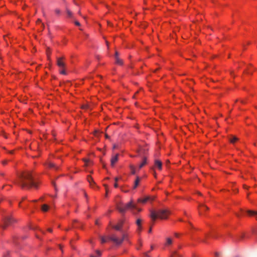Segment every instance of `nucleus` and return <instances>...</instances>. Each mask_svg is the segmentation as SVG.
<instances>
[{"label": "nucleus", "instance_id": "obj_1", "mask_svg": "<svg viewBox=\"0 0 257 257\" xmlns=\"http://www.w3.org/2000/svg\"><path fill=\"white\" fill-rule=\"evenodd\" d=\"M20 182L19 184L23 188L27 187L30 188L32 187L37 188V185L33 180V178L30 172L23 173L19 176Z\"/></svg>", "mask_w": 257, "mask_h": 257}, {"label": "nucleus", "instance_id": "obj_2", "mask_svg": "<svg viewBox=\"0 0 257 257\" xmlns=\"http://www.w3.org/2000/svg\"><path fill=\"white\" fill-rule=\"evenodd\" d=\"M170 213V211L166 209H159L157 211L151 210L150 217L154 221L157 218L161 219H166Z\"/></svg>", "mask_w": 257, "mask_h": 257}, {"label": "nucleus", "instance_id": "obj_3", "mask_svg": "<svg viewBox=\"0 0 257 257\" xmlns=\"http://www.w3.org/2000/svg\"><path fill=\"white\" fill-rule=\"evenodd\" d=\"M116 208L121 213H124L127 210L131 209L137 210L139 212L141 211V209L139 208L136 204L133 203L132 200L125 205L120 203V204H117Z\"/></svg>", "mask_w": 257, "mask_h": 257}, {"label": "nucleus", "instance_id": "obj_4", "mask_svg": "<svg viewBox=\"0 0 257 257\" xmlns=\"http://www.w3.org/2000/svg\"><path fill=\"white\" fill-rule=\"evenodd\" d=\"M126 237V235L124 233H122L121 238H118L115 234H112L111 236H108V238L112 241L116 245H118L122 243Z\"/></svg>", "mask_w": 257, "mask_h": 257}, {"label": "nucleus", "instance_id": "obj_5", "mask_svg": "<svg viewBox=\"0 0 257 257\" xmlns=\"http://www.w3.org/2000/svg\"><path fill=\"white\" fill-rule=\"evenodd\" d=\"M4 224L2 225L3 229H6L8 226L12 225L17 222V220L11 216H8L5 217L3 219Z\"/></svg>", "mask_w": 257, "mask_h": 257}, {"label": "nucleus", "instance_id": "obj_6", "mask_svg": "<svg viewBox=\"0 0 257 257\" xmlns=\"http://www.w3.org/2000/svg\"><path fill=\"white\" fill-rule=\"evenodd\" d=\"M155 199L154 196H146L144 198H139L138 200L139 203H142L143 204L146 203L147 201H153Z\"/></svg>", "mask_w": 257, "mask_h": 257}, {"label": "nucleus", "instance_id": "obj_7", "mask_svg": "<svg viewBox=\"0 0 257 257\" xmlns=\"http://www.w3.org/2000/svg\"><path fill=\"white\" fill-rule=\"evenodd\" d=\"M123 223L124 221L123 220L120 219L118 220L117 224L111 225V226L113 229L118 231H121V228Z\"/></svg>", "mask_w": 257, "mask_h": 257}, {"label": "nucleus", "instance_id": "obj_8", "mask_svg": "<svg viewBox=\"0 0 257 257\" xmlns=\"http://www.w3.org/2000/svg\"><path fill=\"white\" fill-rule=\"evenodd\" d=\"M64 59V57H63L57 58V64L61 68H64L65 66V64L63 61Z\"/></svg>", "mask_w": 257, "mask_h": 257}, {"label": "nucleus", "instance_id": "obj_9", "mask_svg": "<svg viewBox=\"0 0 257 257\" xmlns=\"http://www.w3.org/2000/svg\"><path fill=\"white\" fill-rule=\"evenodd\" d=\"M119 53L117 51H115V54H114V58L115 60V63L121 65L123 64V61L122 60L120 59L118 57Z\"/></svg>", "mask_w": 257, "mask_h": 257}, {"label": "nucleus", "instance_id": "obj_10", "mask_svg": "<svg viewBox=\"0 0 257 257\" xmlns=\"http://www.w3.org/2000/svg\"><path fill=\"white\" fill-rule=\"evenodd\" d=\"M45 165L47 166L49 168L51 169H54L55 170H58L59 167L57 166L55 164L51 162H48L45 164Z\"/></svg>", "mask_w": 257, "mask_h": 257}, {"label": "nucleus", "instance_id": "obj_11", "mask_svg": "<svg viewBox=\"0 0 257 257\" xmlns=\"http://www.w3.org/2000/svg\"><path fill=\"white\" fill-rule=\"evenodd\" d=\"M118 154H116L111 159V165L113 166L115 163L118 161Z\"/></svg>", "mask_w": 257, "mask_h": 257}, {"label": "nucleus", "instance_id": "obj_12", "mask_svg": "<svg viewBox=\"0 0 257 257\" xmlns=\"http://www.w3.org/2000/svg\"><path fill=\"white\" fill-rule=\"evenodd\" d=\"M87 181L89 183L91 187H93V186L95 185V182L94 181L93 178L90 176H88L87 177Z\"/></svg>", "mask_w": 257, "mask_h": 257}, {"label": "nucleus", "instance_id": "obj_13", "mask_svg": "<svg viewBox=\"0 0 257 257\" xmlns=\"http://www.w3.org/2000/svg\"><path fill=\"white\" fill-rule=\"evenodd\" d=\"M155 165L158 167L159 170H162V163L160 160H155Z\"/></svg>", "mask_w": 257, "mask_h": 257}, {"label": "nucleus", "instance_id": "obj_14", "mask_svg": "<svg viewBox=\"0 0 257 257\" xmlns=\"http://www.w3.org/2000/svg\"><path fill=\"white\" fill-rule=\"evenodd\" d=\"M147 163V159L145 157L143 159L142 163L139 165V169L143 168Z\"/></svg>", "mask_w": 257, "mask_h": 257}, {"label": "nucleus", "instance_id": "obj_15", "mask_svg": "<svg viewBox=\"0 0 257 257\" xmlns=\"http://www.w3.org/2000/svg\"><path fill=\"white\" fill-rule=\"evenodd\" d=\"M238 140V138L235 136H231L229 138V141L231 143L234 144L235 142H236Z\"/></svg>", "mask_w": 257, "mask_h": 257}, {"label": "nucleus", "instance_id": "obj_16", "mask_svg": "<svg viewBox=\"0 0 257 257\" xmlns=\"http://www.w3.org/2000/svg\"><path fill=\"white\" fill-rule=\"evenodd\" d=\"M140 181V178L139 177H137L135 181L134 186V189L138 187V186L139 184Z\"/></svg>", "mask_w": 257, "mask_h": 257}, {"label": "nucleus", "instance_id": "obj_17", "mask_svg": "<svg viewBox=\"0 0 257 257\" xmlns=\"http://www.w3.org/2000/svg\"><path fill=\"white\" fill-rule=\"evenodd\" d=\"M49 206L47 204H43L42 206V210L44 212H46L49 209Z\"/></svg>", "mask_w": 257, "mask_h": 257}, {"label": "nucleus", "instance_id": "obj_18", "mask_svg": "<svg viewBox=\"0 0 257 257\" xmlns=\"http://www.w3.org/2000/svg\"><path fill=\"white\" fill-rule=\"evenodd\" d=\"M141 222H142V220L141 219H138L137 220L136 223H137V225L138 226L139 230L140 231L141 229Z\"/></svg>", "mask_w": 257, "mask_h": 257}, {"label": "nucleus", "instance_id": "obj_19", "mask_svg": "<svg viewBox=\"0 0 257 257\" xmlns=\"http://www.w3.org/2000/svg\"><path fill=\"white\" fill-rule=\"evenodd\" d=\"M130 169L131 170V173L133 175L135 174L136 173V169H135V167L132 165H131L130 166Z\"/></svg>", "mask_w": 257, "mask_h": 257}, {"label": "nucleus", "instance_id": "obj_20", "mask_svg": "<svg viewBox=\"0 0 257 257\" xmlns=\"http://www.w3.org/2000/svg\"><path fill=\"white\" fill-rule=\"evenodd\" d=\"M37 25H40L42 27V29L43 30L44 28V25L43 23H42L41 20L40 19H38L37 21Z\"/></svg>", "mask_w": 257, "mask_h": 257}, {"label": "nucleus", "instance_id": "obj_21", "mask_svg": "<svg viewBox=\"0 0 257 257\" xmlns=\"http://www.w3.org/2000/svg\"><path fill=\"white\" fill-rule=\"evenodd\" d=\"M247 212L250 215H257V211L247 210Z\"/></svg>", "mask_w": 257, "mask_h": 257}, {"label": "nucleus", "instance_id": "obj_22", "mask_svg": "<svg viewBox=\"0 0 257 257\" xmlns=\"http://www.w3.org/2000/svg\"><path fill=\"white\" fill-rule=\"evenodd\" d=\"M166 241V244L167 245L171 244L172 243V240L171 238H167Z\"/></svg>", "mask_w": 257, "mask_h": 257}, {"label": "nucleus", "instance_id": "obj_23", "mask_svg": "<svg viewBox=\"0 0 257 257\" xmlns=\"http://www.w3.org/2000/svg\"><path fill=\"white\" fill-rule=\"evenodd\" d=\"M54 12L58 16H59L61 14V10L60 9H55Z\"/></svg>", "mask_w": 257, "mask_h": 257}, {"label": "nucleus", "instance_id": "obj_24", "mask_svg": "<svg viewBox=\"0 0 257 257\" xmlns=\"http://www.w3.org/2000/svg\"><path fill=\"white\" fill-rule=\"evenodd\" d=\"M66 13L69 17H72V13L69 10L66 9Z\"/></svg>", "mask_w": 257, "mask_h": 257}, {"label": "nucleus", "instance_id": "obj_25", "mask_svg": "<svg viewBox=\"0 0 257 257\" xmlns=\"http://www.w3.org/2000/svg\"><path fill=\"white\" fill-rule=\"evenodd\" d=\"M83 161L85 162V165L87 166L89 165V163L90 162L89 160L86 159H83Z\"/></svg>", "mask_w": 257, "mask_h": 257}, {"label": "nucleus", "instance_id": "obj_26", "mask_svg": "<svg viewBox=\"0 0 257 257\" xmlns=\"http://www.w3.org/2000/svg\"><path fill=\"white\" fill-rule=\"evenodd\" d=\"M101 242L102 243H104L106 242V238L103 236H101Z\"/></svg>", "mask_w": 257, "mask_h": 257}, {"label": "nucleus", "instance_id": "obj_27", "mask_svg": "<svg viewBox=\"0 0 257 257\" xmlns=\"http://www.w3.org/2000/svg\"><path fill=\"white\" fill-rule=\"evenodd\" d=\"M50 53H51L50 50L49 48H48L47 49V54L48 56V57L50 56Z\"/></svg>", "mask_w": 257, "mask_h": 257}, {"label": "nucleus", "instance_id": "obj_28", "mask_svg": "<svg viewBox=\"0 0 257 257\" xmlns=\"http://www.w3.org/2000/svg\"><path fill=\"white\" fill-rule=\"evenodd\" d=\"M200 206H201L203 208L205 209L206 210H208L209 209V208L207 206L204 205H200Z\"/></svg>", "mask_w": 257, "mask_h": 257}, {"label": "nucleus", "instance_id": "obj_29", "mask_svg": "<svg viewBox=\"0 0 257 257\" xmlns=\"http://www.w3.org/2000/svg\"><path fill=\"white\" fill-rule=\"evenodd\" d=\"M75 24L76 25V26H80V24L79 22L78 21H75Z\"/></svg>", "mask_w": 257, "mask_h": 257}, {"label": "nucleus", "instance_id": "obj_30", "mask_svg": "<svg viewBox=\"0 0 257 257\" xmlns=\"http://www.w3.org/2000/svg\"><path fill=\"white\" fill-rule=\"evenodd\" d=\"M60 73L62 74H66V72L64 70H62L60 71Z\"/></svg>", "mask_w": 257, "mask_h": 257}, {"label": "nucleus", "instance_id": "obj_31", "mask_svg": "<svg viewBox=\"0 0 257 257\" xmlns=\"http://www.w3.org/2000/svg\"><path fill=\"white\" fill-rule=\"evenodd\" d=\"M96 252L98 254V255L100 256L101 255V253L99 250H96Z\"/></svg>", "mask_w": 257, "mask_h": 257}, {"label": "nucleus", "instance_id": "obj_32", "mask_svg": "<svg viewBox=\"0 0 257 257\" xmlns=\"http://www.w3.org/2000/svg\"><path fill=\"white\" fill-rule=\"evenodd\" d=\"M84 109H85V108H87L88 107V105H84L82 106V107Z\"/></svg>", "mask_w": 257, "mask_h": 257}, {"label": "nucleus", "instance_id": "obj_33", "mask_svg": "<svg viewBox=\"0 0 257 257\" xmlns=\"http://www.w3.org/2000/svg\"><path fill=\"white\" fill-rule=\"evenodd\" d=\"M148 253H149V252H147L144 253V255H145V256L149 257V256L148 255Z\"/></svg>", "mask_w": 257, "mask_h": 257}, {"label": "nucleus", "instance_id": "obj_34", "mask_svg": "<svg viewBox=\"0 0 257 257\" xmlns=\"http://www.w3.org/2000/svg\"><path fill=\"white\" fill-rule=\"evenodd\" d=\"M104 186L105 187V188H106V194H105V195H107V186L106 185H104Z\"/></svg>", "mask_w": 257, "mask_h": 257}, {"label": "nucleus", "instance_id": "obj_35", "mask_svg": "<svg viewBox=\"0 0 257 257\" xmlns=\"http://www.w3.org/2000/svg\"><path fill=\"white\" fill-rule=\"evenodd\" d=\"M114 186L115 188L118 187V184L115 182V183L114 184Z\"/></svg>", "mask_w": 257, "mask_h": 257}, {"label": "nucleus", "instance_id": "obj_36", "mask_svg": "<svg viewBox=\"0 0 257 257\" xmlns=\"http://www.w3.org/2000/svg\"><path fill=\"white\" fill-rule=\"evenodd\" d=\"M7 163V161H4L3 162V164L4 165H6Z\"/></svg>", "mask_w": 257, "mask_h": 257}, {"label": "nucleus", "instance_id": "obj_37", "mask_svg": "<svg viewBox=\"0 0 257 257\" xmlns=\"http://www.w3.org/2000/svg\"><path fill=\"white\" fill-rule=\"evenodd\" d=\"M48 231H49V232H52V229L51 228H49V229H48Z\"/></svg>", "mask_w": 257, "mask_h": 257}, {"label": "nucleus", "instance_id": "obj_38", "mask_svg": "<svg viewBox=\"0 0 257 257\" xmlns=\"http://www.w3.org/2000/svg\"><path fill=\"white\" fill-rule=\"evenodd\" d=\"M219 253L218 252H216L215 253V255H216V256H219Z\"/></svg>", "mask_w": 257, "mask_h": 257}, {"label": "nucleus", "instance_id": "obj_39", "mask_svg": "<svg viewBox=\"0 0 257 257\" xmlns=\"http://www.w3.org/2000/svg\"><path fill=\"white\" fill-rule=\"evenodd\" d=\"M105 138L107 139H108L109 138V136L107 134H105Z\"/></svg>", "mask_w": 257, "mask_h": 257}, {"label": "nucleus", "instance_id": "obj_40", "mask_svg": "<svg viewBox=\"0 0 257 257\" xmlns=\"http://www.w3.org/2000/svg\"><path fill=\"white\" fill-rule=\"evenodd\" d=\"M175 236H176V237H178V236H179V234H178L177 233H175Z\"/></svg>", "mask_w": 257, "mask_h": 257}, {"label": "nucleus", "instance_id": "obj_41", "mask_svg": "<svg viewBox=\"0 0 257 257\" xmlns=\"http://www.w3.org/2000/svg\"><path fill=\"white\" fill-rule=\"evenodd\" d=\"M151 231H152V228H151H151H150V229L149 230V233H151Z\"/></svg>", "mask_w": 257, "mask_h": 257}, {"label": "nucleus", "instance_id": "obj_42", "mask_svg": "<svg viewBox=\"0 0 257 257\" xmlns=\"http://www.w3.org/2000/svg\"><path fill=\"white\" fill-rule=\"evenodd\" d=\"M116 147H116V145H114L113 146V148L114 149L116 148Z\"/></svg>", "mask_w": 257, "mask_h": 257}, {"label": "nucleus", "instance_id": "obj_43", "mask_svg": "<svg viewBox=\"0 0 257 257\" xmlns=\"http://www.w3.org/2000/svg\"><path fill=\"white\" fill-rule=\"evenodd\" d=\"M98 133V132L97 131H95L94 132V134H95V135L96 136V134Z\"/></svg>", "mask_w": 257, "mask_h": 257}, {"label": "nucleus", "instance_id": "obj_44", "mask_svg": "<svg viewBox=\"0 0 257 257\" xmlns=\"http://www.w3.org/2000/svg\"><path fill=\"white\" fill-rule=\"evenodd\" d=\"M154 176H155V177H156V173L155 172H154Z\"/></svg>", "mask_w": 257, "mask_h": 257}, {"label": "nucleus", "instance_id": "obj_45", "mask_svg": "<svg viewBox=\"0 0 257 257\" xmlns=\"http://www.w3.org/2000/svg\"><path fill=\"white\" fill-rule=\"evenodd\" d=\"M151 250L153 249V245H152V246H151Z\"/></svg>", "mask_w": 257, "mask_h": 257}, {"label": "nucleus", "instance_id": "obj_46", "mask_svg": "<svg viewBox=\"0 0 257 257\" xmlns=\"http://www.w3.org/2000/svg\"><path fill=\"white\" fill-rule=\"evenodd\" d=\"M117 180H118V179H117V178H115V182H116Z\"/></svg>", "mask_w": 257, "mask_h": 257}, {"label": "nucleus", "instance_id": "obj_47", "mask_svg": "<svg viewBox=\"0 0 257 257\" xmlns=\"http://www.w3.org/2000/svg\"><path fill=\"white\" fill-rule=\"evenodd\" d=\"M98 221H97V220H96V221H95V224H98Z\"/></svg>", "mask_w": 257, "mask_h": 257}, {"label": "nucleus", "instance_id": "obj_48", "mask_svg": "<svg viewBox=\"0 0 257 257\" xmlns=\"http://www.w3.org/2000/svg\"><path fill=\"white\" fill-rule=\"evenodd\" d=\"M244 188H247V186H246L245 185H244Z\"/></svg>", "mask_w": 257, "mask_h": 257}, {"label": "nucleus", "instance_id": "obj_49", "mask_svg": "<svg viewBox=\"0 0 257 257\" xmlns=\"http://www.w3.org/2000/svg\"><path fill=\"white\" fill-rule=\"evenodd\" d=\"M0 174H1V175H2V176H3V175H4V173H0Z\"/></svg>", "mask_w": 257, "mask_h": 257}, {"label": "nucleus", "instance_id": "obj_50", "mask_svg": "<svg viewBox=\"0 0 257 257\" xmlns=\"http://www.w3.org/2000/svg\"><path fill=\"white\" fill-rule=\"evenodd\" d=\"M144 3L146 4V2L145 1H144Z\"/></svg>", "mask_w": 257, "mask_h": 257}, {"label": "nucleus", "instance_id": "obj_51", "mask_svg": "<svg viewBox=\"0 0 257 257\" xmlns=\"http://www.w3.org/2000/svg\"><path fill=\"white\" fill-rule=\"evenodd\" d=\"M169 163V161H167V163Z\"/></svg>", "mask_w": 257, "mask_h": 257}, {"label": "nucleus", "instance_id": "obj_52", "mask_svg": "<svg viewBox=\"0 0 257 257\" xmlns=\"http://www.w3.org/2000/svg\"><path fill=\"white\" fill-rule=\"evenodd\" d=\"M169 163V161H167V163Z\"/></svg>", "mask_w": 257, "mask_h": 257}, {"label": "nucleus", "instance_id": "obj_53", "mask_svg": "<svg viewBox=\"0 0 257 257\" xmlns=\"http://www.w3.org/2000/svg\"><path fill=\"white\" fill-rule=\"evenodd\" d=\"M68 230H69V229H68V228H66V230H67V231Z\"/></svg>", "mask_w": 257, "mask_h": 257}, {"label": "nucleus", "instance_id": "obj_54", "mask_svg": "<svg viewBox=\"0 0 257 257\" xmlns=\"http://www.w3.org/2000/svg\"><path fill=\"white\" fill-rule=\"evenodd\" d=\"M171 257H173V254H172Z\"/></svg>", "mask_w": 257, "mask_h": 257}, {"label": "nucleus", "instance_id": "obj_55", "mask_svg": "<svg viewBox=\"0 0 257 257\" xmlns=\"http://www.w3.org/2000/svg\"><path fill=\"white\" fill-rule=\"evenodd\" d=\"M90 257H95V256H93V255H91Z\"/></svg>", "mask_w": 257, "mask_h": 257}, {"label": "nucleus", "instance_id": "obj_56", "mask_svg": "<svg viewBox=\"0 0 257 257\" xmlns=\"http://www.w3.org/2000/svg\"><path fill=\"white\" fill-rule=\"evenodd\" d=\"M235 257H239V256H235Z\"/></svg>", "mask_w": 257, "mask_h": 257}, {"label": "nucleus", "instance_id": "obj_57", "mask_svg": "<svg viewBox=\"0 0 257 257\" xmlns=\"http://www.w3.org/2000/svg\"><path fill=\"white\" fill-rule=\"evenodd\" d=\"M256 218V219H257V217Z\"/></svg>", "mask_w": 257, "mask_h": 257}]
</instances>
